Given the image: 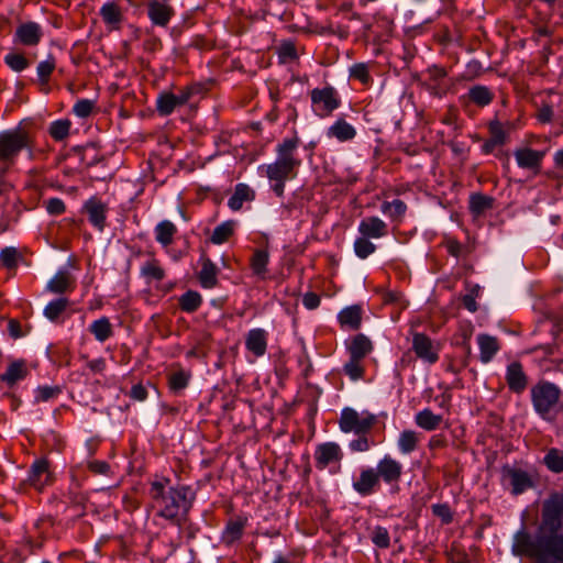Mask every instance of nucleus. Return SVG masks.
Listing matches in <instances>:
<instances>
[{"label":"nucleus","instance_id":"nucleus-11","mask_svg":"<svg viewBox=\"0 0 563 563\" xmlns=\"http://www.w3.org/2000/svg\"><path fill=\"white\" fill-rule=\"evenodd\" d=\"M300 145V139L297 135L286 137L276 146L275 162L284 165L295 172L301 165V159L298 157L297 150Z\"/></svg>","mask_w":563,"mask_h":563},{"label":"nucleus","instance_id":"nucleus-2","mask_svg":"<svg viewBox=\"0 0 563 563\" xmlns=\"http://www.w3.org/2000/svg\"><path fill=\"white\" fill-rule=\"evenodd\" d=\"M168 484V478L151 483L148 494L152 499V508L156 510L158 517L181 527L186 522L188 512L192 507L195 494L190 487L185 485L166 489Z\"/></svg>","mask_w":563,"mask_h":563},{"label":"nucleus","instance_id":"nucleus-58","mask_svg":"<svg viewBox=\"0 0 563 563\" xmlns=\"http://www.w3.org/2000/svg\"><path fill=\"white\" fill-rule=\"evenodd\" d=\"M5 64L14 71H22L29 67V60L24 55L19 53H10L4 56Z\"/></svg>","mask_w":563,"mask_h":563},{"label":"nucleus","instance_id":"nucleus-41","mask_svg":"<svg viewBox=\"0 0 563 563\" xmlns=\"http://www.w3.org/2000/svg\"><path fill=\"white\" fill-rule=\"evenodd\" d=\"M494 207V198L490 196H486L483 194H473L470 196V211L478 217L483 214L486 210H489Z\"/></svg>","mask_w":563,"mask_h":563},{"label":"nucleus","instance_id":"nucleus-6","mask_svg":"<svg viewBox=\"0 0 563 563\" xmlns=\"http://www.w3.org/2000/svg\"><path fill=\"white\" fill-rule=\"evenodd\" d=\"M310 98L312 110L320 118L329 117L341 104L338 91L331 86L312 89Z\"/></svg>","mask_w":563,"mask_h":563},{"label":"nucleus","instance_id":"nucleus-16","mask_svg":"<svg viewBox=\"0 0 563 563\" xmlns=\"http://www.w3.org/2000/svg\"><path fill=\"white\" fill-rule=\"evenodd\" d=\"M353 489L361 496H369L380 487L377 472L373 467L362 468L360 475L352 484Z\"/></svg>","mask_w":563,"mask_h":563},{"label":"nucleus","instance_id":"nucleus-47","mask_svg":"<svg viewBox=\"0 0 563 563\" xmlns=\"http://www.w3.org/2000/svg\"><path fill=\"white\" fill-rule=\"evenodd\" d=\"M68 306H69V300L65 297H60L55 300H52L44 308V316L48 320L55 321L67 309Z\"/></svg>","mask_w":563,"mask_h":563},{"label":"nucleus","instance_id":"nucleus-43","mask_svg":"<svg viewBox=\"0 0 563 563\" xmlns=\"http://www.w3.org/2000/svg\"><path fill=\"white\" fill-rule=\"evenodd\" d=\"M202 303L201 295L196 290H187L178 299L180 309L187 313L197 311Z\"/></svg>","mask_w":563,"mask_h":563},{"label":"nucleus","instance_id":"nucleus-25","mask_svg":"<svg viewBox=\"0 0 563 563\" xmlns=\"http://www.w3.org/2000/svg\"><path fill=\"white\" fill-rule=\"evenodd\" d=\"M363 309L360 305H352L342 309L338 314V321L344 330H358L362 324Z\"/></svg>","mask_w":563,"mask_h":563},{"label":"nucleus","instance_id":"nucleus-40","mask_svg":"<svg viewBox=\"0 0 563 563\" xmlns=\"http://www.w3.org/2000/svg\"><path fill=\"white\" fill-rule=\"evenodd\" d=\"M236 227L234 220H228L217 225L210 236V242L213 244H223L229 241L233 235Z\"/></svg>","mask_w":563,"mask_h":563},{"label":"nucleus","instance_id":"nucleus-42","mask_svg":"<svg viewBox=\"0 0 563 563\" xmlns=\"http://www.w3.org/2000/svg\"><path fill=\"white\" fill-rule=\"evenodd\" d=\"M180 107L176 95L168 91H163L158 95L156 100V110L161 115H169L176 108Z\"/></svg>","mask_w":563,"mask_h":563},{"label":"nucleus","instance_id":"nucleus-49","mask_svg":"<svg viewBox=\"0 0 563 563\" xmlns=\"http://www.w3.org/2000/svg\"><path fill=\"white\" fill-rule=\"evenodd\" d=\"M545 466L553 473L563 472V451L552 448L543 457Z\"/></svg>","mask_w":563,"mask_h":563},{"label":"nucleus","instance_id":"nucleus-1","mask_svg":"<svg viewBox=\"0 0 563 563\" xmlns=\"http://www.w3.org/2000/svg\"><path fill=\"white\" fill-rule=\"evenodd\" d=\"M542 530L549 536L534 540L527 531L515 536L514 552L536 560L555 559L563 563V494H553L543 504Z\"/></svg>","mask_w":563,"mask_h":563},{"label":"nucleus","instance_id":"nucleus-52","mask_svg":"<svg viewBox=\"0 0 563 563\" xmlns=\"http://www.w3.org/2000/svg\"><path fill=\"white\" fill-rule=\"evenodd\" d=\"M343 371L352 380L363 378L365 373L363 360L350 356L349 361L344 364Z\"/></svg>","mask_w":563,"mask_h":563},{"label":"nucleus","instance_id":"nucleus-61","mask_svg":"<svg viewBox=\"0 0 563 563\" xmlns=\"http://www.w3.org/2000/svg\"><path fill=\"white\" fill-rule=\"evenodd\" d=\"M358 437L349 443V448L353 452H366L373 445L374 442L369 441L367 434H357Z\"/></svg>","mask_w":563,"mask_h":563},{"label":"nucleus","instance_id":"nucleus-45","mask_svg":"<svg viewBox=\"0 0 563 563\" xmlns=\"http://www.w3.org/2000/svg\"><path fill=\"white\" fill-rule=\"evenodd\" d=\"M190 373L179 368L168 375V387L172 391L178 393L184 390L190 380Z\"/></svg>","mask_w":563,"mask_h":563},{"label":"nucleus","instance_id":"nucleus-14","mask_svg":"<svg viewBox=\"0 0 563 563\" xmlns=\"http://www.w3.org/2000/svg\"><path fill=\"white\" fill-rule=\"evenodd\" d=\"M505 380L509 390L521 395L528 387L529 379L520 362L514 361L506 367Z\"/></svg>","mask_w":563,"mask_h":563},{"label":"nucleus","instance_id":"nucleus-62","mask_svg":"<svg viewBox=\"0 0 563 563\" xmlns=\"http://www.w3.org/2000/svg\"><path fill=\"white\" fill-rule=\"evenodd\" d=\"M450 563H470L468 554L459 545L452 544L448 552Z\"/></svg>","mask_w":563,"mask_h":563},{"label":"nucleus","instance_id":"nucleus-28","mask_svg":"<svg viewBox=\"0 0 563 563\" xmlns=\"http://www.w3.org/2000/svg\"><path fill=\"white\" fill-rule=\"evenodd\" d=\"M255 199V191L246 184H238L234 187L233 195L228 200V206L232 211L242 209L244 202H251Z\"/></svg>","mask_w":563,"mask_h":563},{"label":"nucleus","instance_id":"nucleus-29","mask_svg":"<svg viewBox=\"0 0 563 563\" xmlns=\"http://www.w3.org/2000/svg\"><path fill=\"white\" fill-rule=\"evenodd\" d=\"M477 344L479 347V358L483 363H489L500 349L498 340L488 334H479L477 336Z\"/></svg>","mask_w":563,"mask_h":563},{"label":"nucleus","instance_id":"nucleus-10","mask_svg":"<svg viewBox=\"0 0 563 563\" xmlns=\"http://www.w3.org/2000/svg\"><path fill=\"white\" fill-rule=\"evenodd\" d=\"M54 479L49 461L42 457L32 463L26 483L37 492H42L45 487L53 485Z\"/></svg>","mask_w":563,"mask_h":563},{"label":"nucleus","instance_id":"nucleus-30","mask_svg":"<svg viewBox=\"0 0 563 563\" xmlns=\"http://www.w3.org/2000/svg\"><path fill=\"white\" fill-rule=\"evenodd\" d=\"M177 232V227L169 220L158 222L154 229L155 240L163 247H168L174 243V238Z\"/></svg>","mask_w":563,"mask_h":563},{"label":"nucleus","instance_id":"nucleus-19","mask_svg":"<svg viewBox=\"0 0 563 563\" xmlns=\"http://www.w3.org/2000/svg\"><path fill=\"white\" fill-rule=\"evenodd\" d=\"M514 155L520 168L531 169L537 174L540 172L545 152L530 147H520L515 151Z\"/></svg>","mask_w":563,"mask_h":563},{"label":"nucleus","instance_id":"nucleus-24","mask_svg":"<svg viewBox=\"0 0 563 563\" xmlns=\"http://www.w3.org/2000/svg\"><path fill=\"white\" fill-rule=\"evenodd\" d=\"M325 135L341 143L351 142L356 136V129L345 119L339 118L327 129Z\"/></svg>","mask_w":563,"mask_h":563},{"label":"nucleus","instance_id":"nucleus-36","mask_svg":"<svg viewBox=\"0 0 563 563\" xmlns=\"http://www.w3.org/2000/svg\"><path fill=\"white\" fill-rule=\"evenodd\" d=\"M141 276L146 279L147 283L153 280L162 282L165 278V269L161 265V262L155 257L146 261L140 269Z\"/></svg>","mask_w":563,"mask_h":563},{"label":"nucleus","instance_id":"nucleus-15","mask_svg":"<svg viewBox=\"0 0 563 563\" xmlns=\"http://www.w3.org/2000/svg\"><path fill=\"white\" fill-rule=\"evenodd\" d=\"M412 350L417 357L429 364H434L439 360V349L424 333L416 332L412 334Z\"/></svg>","mask_w":563,"mask_h":563},{"label":"nucleus","instance_id":"nucleus-23","mask_svg":"<svg viewBox=\"0 0 563 563\" xmlns=\"http://www.w3.org/2000/svg\"><path fill=\"white\" fill-rule=\"evenodd\" d=\"M85 210L88 213L90 223L102 231L106 227L108 207L99 198L91 197L85 202Z\"/></svg>","mask_w":563,"mask_h":563},{"label":"nucleus","instance_id":"nucleus-63","mask_svg":"<svg viewBox=\"0 0 563 563\" xmlns=\"http://www.w3.org/2000/svg\"><path fill=\"white\" fill-rule=\"evenodd\" d=\"M44 205L51 216H60L66 211L65 202L60 198H49Z\"/></svg>","mask_w":563,"mask_h":563},{"label":"nucleus","instance_id":"nucleus-39","mask_svg":"<svg viewBox=\"0 0 563 563\" xmlns=\"http://www.w3.org/2000/svg\"><path fill=\"white\" fill-rule=\"evenodd\" d=\"M468 99L478 107H486L493 101L494 92L486 86L476 85L470 88Z\"/></svg>","mask_w":563,"mask_h":563},{"label":"nucleus","instance_id":"nucleus-3","mask_svg":"<svg viewBox=\"0 0 563 563\" xmlns=\"http://www.w3.org/2000/svg\"><path fill=\"white\" fill-rule=\"evenodd\" d=\"M32 147L33 141L31 134L23 128L16 126L0 132V163L2 164V174L8 173L23 150H31Z\"/></svg>","mask_w":563,"mask_h":563},{"label":"nucleus","instance_id":"nucleus-44","mask_svg":"<svg viewBox=\"0 0 563 563\" xmlns=\"http://www.w3.org/2000/svg\"><path fill=\"white\" fill-rule=\"evenodd\" d=\"M71 128V122L68 119H59L53 121L48 126V134L57 142L64 141L68 137Z\"/></svg>","mask_w":563,"mask_h":563},{"label":"nucleus","instance_id":"nucleus-37","mask_svg":"<svg viewBox=\"0 0 563 563\" xmlns=\"http://www.w3.org/2000/svg\"><path fill=\"white\" fill-rule=\"evenodd\" d=\"M419 442V433L413 430H404L398 437L397 446L401 454L407 455L417 450Z\"/></svg>","mask_w":563,"mask_h":563},{"label":"nucleus","instance_id":"nucleus-35","mask_svg":"<svg viewBox=\"0 0 563 563\" xmlns=\"http://www.w3.org/2000/svg\"><path fill=\"white\" fill-rule=\"evenodd\" d=\"M380 210L390 221L400 223L407 212V205L400 199L384 201L380 206Z\"/></svg>","mask_w":563,"mask_h":563},{"label":"nucleus","instance_id":"nucleus-50","mask_svg":"<svg viewBox=\"0 0 563 563\" xmlns=\"http://www.w3.org/2000/svg\"><path fill=\"white\" fill-rule=\"evenodd\" d=\"M369 538L373 544L379 549H388L390 547V534L387 528L375 526L371 529Z\"/></svg>","mask_w":563,"mask_h":563},{"label":"nucleus","instance_id":"nucleus-18","mask_svg":"<svg viewBox=\"0 0 563 563\" xmlns=\"http://www.w3.org/2000/svg\"><path fill=\"white\" fill-rule=\"evenodd\" d=\"M245 349L256 358L267 352L268 332L262 328L251 329L245 335Z\"/></svg>","mask_w":563,"mask_h":563},{"label":"nucleus","instance_id":"nucleus-59","mask_svg":"<svg viewBox=\"0 0 563 563\" xmlns=\"http://www.w3.org/2000/svg\"><path fill=\"white\" fill-rule=\"evenodd\" d=\"M432 514L441 519L443 525H449L453 521V514L448 504H434L431 506Z\"/></svg>","mask_w":563,"mask_h":563},{"label":"nucleus","instance_id":"nucleus-56","mask_svg":"<svg viewBox=\"0 0 563 563\" xmlns=\"http://www.w3.org/2000/svg\"><path fill=\"white\" fill-rule=\"evenodd\" d=\"M62 393L59 386H38L35 389V401L45 402L51 399L57 398Z\"/></svg>","mask_w":563,"mask_h":563},{"label":"nucleus","instance_id":"nucleus-53","mask_svg":"<svg viewBox=\"0 0 563 563\" xmlns=\"http://www.w3.org/2000/svg\"><path fill=\"white\" fill-rule=\"evenodd\" d=\"M55 67L56 60L52 55H49L45 60L38 63L36 70L38 80L42 85L48 84L51 75L53 74Z\"/></svg>","mask_w":563,"mask_h":563},{"label":"nucleus","instance_id":"nucleus-33","mask_svg":"<svg viewBox=\"0 0 563 563\" xmlns=\"http://www.w3.org/2000/svg\"><path fill=\"white\" fill-rule=\"evenodd\" d=\"M269 263V253L265 249L254 250L250 258V267L253 274L260 278H265L267 274V265Z\"/></svg>","mask_w":563,"mask_h":563},{"label":"nucleus","instance_id":"nucleus-57","mask_svg":"<svg viewBox=\"0 0 563 563\" xmlns=\"http://www.w3.org/2000/svg\"><path fill=\"white\" fill-rule=\"evenodd\" d=\"M202 90V86L200 84H192L186 87H183L179 89L178 93L176 95V99L179 103V106H184L187 102L191 100V98L198 93H200Z\"/></svg>","mask_w":563,"mask_h":563},{"label":"nucleus","instance_id":"nucleus-54","mask_svg":"<svg viewBox=\"0 0 563 563\" xmlns=\"http://www.w3.org/2000/svg\"><path fill=\"white\" fill-rule=\"evenodd\" d=\"M489 136L499 145H505L508 140V131L498 120L490 121L488 124Z\"/></svg>","mask_w":563,"mask_h":563},{"label":"nucleus","instance_id":"nucleus-60","mask_svg":"<svg viewBox=\"0 0 563 563\" xmlns=\"http://www.w3.org/2000/svg\"><path fill=\"white\" fill-rule=\"evenodd\" d=\"M95 102L92 100L80 99L75 103L73 112L79 118H87L91 114Z\"/></svg>","mask_w":563,"mask_h":563},{"label":"nucleus","instance_id":"nucleus-21","mask_svg":"<svg viewBox=\"0 0 563 563\" xmlns=\"http://www.w3.org/2000/svg\"><path fill=\"white\" fill-rule=\"evenodd\" d=\"M360 235L367 239H382L388 234L387 223L376 216L366 217L358 224Z\"/></svg>","mask_w":563,"mask_h":563},{"label":"nucleus","instance_id":"nucleus-32","mask_svg":"<svg viewBox=\"0 0 563 563\" xmlns=\"http://www.w3.org/2000/svg\"><path fill=\"white\" fill-rule=\"evenodd\" d=\"M443 421L441 415H435L431 409L426 408L415 416L416 424L427 431H433L440 427Z\"/></svg>","mask_w":563,"mask_h":563},{"label":"nucleus","instance_id":"nucleus-64","mask_svg":"<svg viewBox=\"0 0 563 563\" xmlns=\"http://www.w3.org/2000/svg\"><path fill=\"white\" fill-rule=\"evenodd\" d=\"M324 33L335 35L341 40H346L350 36V29L346 25H334L329 22L328 25L323 29Z\"/></svg>","mask_w":563,"mask_h":563},{"label":"nucleus","instance_id":"nucleus-55","mask_svg":"<svg viewBox=\"0 0 563 563\" xmlns=\"http://www.w3.org/2000/svg\"><path fill=\"white\" fill-rule=\"evenodd\" d=\"M277 55L279 62L283 64L298 58L296 46L291 41L282 42L280 45L277 47Z\"/></svg>","mask_w":563,"mask_h":563},{"label":"nucleus","instance_id":"nucleus-8","mask_svg":"<svg viewBox=\"0 0 563 563\" xmlns=\"http://www.w3.org/2000/svg\"><path fill=\"white\" fill-rule=\"evenodd\" d=\"M133 4V0H108L106 1L100 10L99 14L102 22L110 30H120L124 21V14L129 8Z\"/></svg>","mask_w":563,"mask_h":563},{"label":"nucleus","instance_id":"nucleus-12","mask_svg":"<svg viewBox=\"0 0 563 563\" xmlns=\"http://www.w3.org/2000/svg\"><path fill=\"white\" fill-rule=\"evenodd\" d=\"M504 481L510 486L512 495L517 496L533 486V481L527 471L506 466L503 468Z\"/></svg>","mask_w":563,"mask_h":563},{"label":"nucleus","instance_id":"nucleus-34","mask_svg":"<svg viewBox=\"0 0 563 563\" xmlns=\"http://www.w3.org/2000/svg\"><path fill=\"white\" fill-rule=\"evenodd\" d=\"M89 332L95 336L98 342H106L113 335V327L107 317H101L91 322Z\"/></svg>","mask_w":563,"mask_h":563},{"label":"nucleus","instance_id":"nucleus-31","mask_svg":"<svg viewBox=\"0 0 563 563\" xmlns=\"http://www.w3.org/2000/svg\"><path fill=\"white\" fill-rule=\"evenodd\" d=\"M347 351L351 357L364 360L373 351V343L366 335L357 334L352 339Z\"/></svg>","mask_w":563,"mask_h":563},{"label":"nucleus","instance_id":"nucleus-38","mask_svg":"<svg viewBox=\"0 0 563 563\" xmlns=\"http://www.w3.org/2000/svg\"><path fill=\"white\" fill-rule=\"evenodd\" d=\"M246 525L245 519H232L230 520L223 531L222 539L227 544H232L240 540L243 536V531Z\"/></svg>","mask_w":563,"mask_h":563},{"label":"nucleus","instance_id":"nucleus-26","mask_svg":"<svg viewBox=\"0 0 563 563\" xmlns=\"http://www.w3.org/2000/svg\"><path fill=\"white\" fill-rule=\"evenodd\" d=\"M76 280L67 271H58L47 283L46 289L53 294H64L74 290Z\"/></svg>","mask_w":563,"mask_h":563},{"label":"nucleus","instance_id":"nucleus-46","mask_svg":"<svg viewBox=\"0 0 563 563\" xmlns=\"http://www.w3.org/2000/svg\"><path fill=\"white\" fill-rule=\"evenodd\" d=\"M23 256L16 247H4L0 253V263L9 271L15 269Z\"/></svg>","mask_w":563,"mask_h":563},{"label":"nucleus","instance_id":"nucleus-48","mask_svg":"<svg viewBox=\"0 0 563 563\" xmlns=\"http://www.w3.org/2000/svg\"><path fill=\"white\" fill-rule=\"evenodd\" d=\"M349 76L351 79L358 80L364 86H369L373 82V78L369 73V65L366 63H356L349 69Z\"/></svg>","mask_w":563,"mask_h":563},{"label":"nucleus","instance_id":"nucleus-5","mask_svg":"<svg viewBox=\"0 0 563 563\" xmlns=\"http://www.w3.org/2000/svg\"><path fill=\"white\" fill-rule=\"evenodd\" d=\"M377 423V416L364 410L356 411L351 407L342 409L339 427L343 433L367 434Z\"/></svg>","mask_w":563,"mask_h":563},{"label":"nucleus","instance_id":"nucleus-20","mask_svg":"<svg viewBox=\"0 0 563 563\" xmlns=\"http://www.w3.org/2000/svg\"><path fill=\"white\" fill-rule=\"evenodd\" d=\"M30 374L27 363L25 360H14L10 362L5 371L0 374V383L5 384L7 387L12 388L19 382L25 379Z\"/></svg>","mask_w":563,"mask_h":563},{"label":"nucleus","instance_id":"nucleus-17","mask_svg":"<svg viewBox=\"0 0 563 563\" xmlns=\"http://www.w3.org/2000/svg\"><path fill=\"white\" fill-rule=\"evenodd\" d=\"M175 11L166 0H151L147 3V15L151 22L157 26H167Z\"/></svg>","mask_w":563,"mask_h":563},{"label":"nucleus","instance_id":"nucleus-9","mask_svg":"<svg viewBox=\"0 0 563 563\" xmlns=\"http://www.w3.org/2000/svg\"><path fill=\"white\" fill-rule=\"evenodd\" d=\"M375 470L380 483H385L393 489H399V482L404 474V465L398 460L390 454H385L378 460Z\"/></svg>","mask_w":563,"mask_h":563},{"label":"nucleus","instance_id":"nucleus-27","mask_svg":"<svg viewBox=\"0 0 563 563\" xmlns=\"http://www.w3.org/2000/svg\"><path fill=\"white\" fill-rule=\"evenodd\" d=\"M201 269L198 279L202 288L211 289L218 285L219 269L216 264L208 257L201 258Z\"/></svg>","mask_w":563,"mask_h":563},{"label":"nucleus","instance_id":"nucleus-51","mask_svg":"<svg viewBox=\"0 0 563 563\" xmlns=\"http://www.w3.org/2000/svg\"><path fill=\"white\" fill-rule=\"evenodd\" d=\"M353 247L355 255L361 260L367 258L376 251V245L362 235L355 239Z\"/></svg>","mask_w":563,"mask_h":563},{"label":"nucleus","instance_id":"nucleus-13","mask_svg":"<svg viewBox=\"0 0 563 563\" xmlns=\"http://www.w3.org/2000/svg\"><path fill=\"white\" fill-rule=\"evenodd\" d=\"M343 459V452L335 442H325L317 445L314 451V462L318 470H324L330 464H340Z\"/></svg>","mask_w":563,"mask_h":563},{"label":"nucleus","instance_id":"nucleus-4","mask_svg":"<svg viewBox=\"0 0 563 563\" xmlns=\"http://www.w3.org/2000/svg\"><path fill=\"white\" fill-rule=\"evenodd\" d=\"M562 396L561 388L549 380H539L530 389L531 404L534 411L547 421H553L555 409Z\"/></svg>","mask_w":563,"mask_h":563},{"label":"nucleus","instance_id":"nucleus-22","mask_svg":"<svg viewBox=\"0 0 563 563\" xmlns=\"http://www.w3.org/2000/svg\"><path fill=\"white\" fill-rule=\"evenodd\" d=\"M14 36L22 45L35 46L41 42L43 31L38 23L29 21L16 27Z\"/></svg>","mask_w":563,"mask_h":563},{"label":"nucleus","instance_id":"nucleus-7","mask_svg":"<svg viewBox=\"0 0 563 563\" xmlns=\"http://www.w3.org/2000/svg\"><path fill=\"white\" fill-rule=\"evenodd\" d=\"M261 175L268 178L272 190L278 196L283 197L285 190V183L297 176V172L280 165L276 162L271 164L261 165L258 167Z\"/></svg>","mask_w":563,"mask_h":563}]
</instances>
